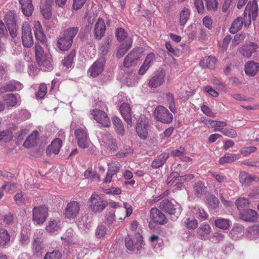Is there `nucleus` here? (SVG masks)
Listing matches in <instances>:
<instances>
[{"instance_id":"10","label":"nucleus","mask_w":259,"mask_h":259,"mask_svg":"<svg viewBox=\"0 0 259 259\" xmlns=\"http://www.w3.org/2000/svg\"><path fill=\"white\" fill-rule=\"evenodd\" d=\"M159 207L171 216V220L175 221L178 218L179 212L177 211L175 206L168 199H165L160 202Z\"/></svg>"},{"instance_id":"22","label":"nucleus","mask_w":259,"mask_h":259,"mask_svg":"<svg viewBox=\"0 0 259 259\" xmlns=\"http://www.w3.org/2000/svg\"><path fill=\"white\" fill-rule=\"evenodd\" d=\"M120 112L128 125L132 126L131 109L130 105L126 103H122L120 107Z\"/></svg>"},{"instance_id":"23","label":"nucleus","mask_w":259,"mask_h":259,"mask_svg":"<svg viewBox=\"0 0 259 259\" xmlns=\"http://www.w3.org/2000/svg\"><path fill=\"white\" fill-rule=\"evenodd\" d=\"M5 19L11 36L12 37H16V30L14 13L12 12H9L5 16Z\"/></svg>"},{"instance_id":"8","label":"nucleus","mask_w":259,"mask_h":259,"mask_svg":"<svg viewBox=\"0 0 259 259\" xmlns=\"http://www.w3.org/2000/svg\"><path fill=\"white\" fill-rule=\"evenodd\" d=\"M136 241L133 240L130 236H126L125 237L124 241L126 247L130 250L139 251L143 244V240L142 235L138 234Z\"/></svg>"},{"instance_id":"1","label":"nucleus","mask_w":259,"mask_h":259,"mask_svg":"<svg viewBox=\"0 0 259 259\" xmlns=\"http://www.w3.org/2000/svg\"><path fill=\"white\" fill-rule=\"evenodd\" d=\"M40 44L38 42L36 43L35 46V54L37 62L42 69L50 70L52 68L51 55L49 52H45L43 48L46 45L44 46Z\"/></svg>"},{"instance_id":"56","label":"nucleus","mask_w":259,"mask_h":259,"mask_svg":"<svg viewBox=\"0 0 259 259\" xmlns=\"http://www.w3.org/2000/svg\"><path fill=\"white\" fill-rule=\"evenodd\" d=\"M210 174L211 176L214 177L215 180L220 183L227 182V177L223 174H218L214 172H210Z\"/></svg>"},{"instance_id":"33","label":"nucleus","mask_w":259,"mask_h":259,"mask_svg":"<svg viewBox=\"0 0 259 259\" xmlns=\"http://www.w3.org/2000/svg\"><path fill=\"white\" fill-rule=\"evenodd\" d=\"M133 40L129 39L126 41V43H121L117 50L116 55L118 58H121L132 47Z\"/></svg>"},{"instance_id":"2","label":"nucleus","mask_w":259,"mask_h":259,"mask_svg":"<svg viewBox=\"0 0 259 259\" xmlns=\"http://www.w3.org/2000/svg\"><path fill=\"white\" fill-rule=\"evenodd\" d=\"M77 27H69L66 29L63 34L57 40V47L63 51L68 50L73 43V39L78 32Z\"/></svg>"},{"instance_id":"50","label":"nucleus","mask_w":259,"mask_h":259,"mask_svg":"<svg viewBox=\"0 0 259 259\" xmlns=\"http://www.w3.org/2000/svg\"><path fill=\"white\" fill-rule=\"evenodd\" d=\"M249 203L248 199L244 197L238 198L235 202L236 205L239 209L248 206Z\"/></svg>"},{"instance_id":"61","label":"nucleus","mask_w":259,"mask_h":259,"mask_svg":"<svg viewBox=\"0 0 259 259\" xmlns=\"http://www.w3.org/2000/svg\"><path fill=\"white\" fill-rule=\"evenodd\" d=\"M256 149V148L253 146L244 147L240 150V153L241 154L247 156L249 155L251 153L254 152Z\"/></svg>"},{"instance_id":"38","label":"nucleus","mask_w":259,"mask_h":259,"mask_svg":"<svg viewBox=\"0 0 259 259\" xmlns=\"http://www.w3.org/2000/svg\"><path fill=\"white\" fill-rule=\"evenodd\" d=\"M33 251L34 255L39 256L44 252L43 247L38 238H34L32 244Z\"/></svg>"},{"instance_id":"48","label":"nucleus","mask_w":259,"mask_h":259,"mask_svg":"<svg viewBox=\"0 0 259 259\" xmlns=\"http://www.w3.org/2000/svg\"><path fill=\"white\" fill-rule=\"evenodd\" d=\"M177 181H180V176L178 172L174 171L167 177L166 183L171 187L175 186V183Z\"/></svg>"},{"instance_id":"44","label":"nucleus","mask_w":259,"mask_h":259,"mask_svg":"<svg viewBox=\"0 0 259 259\" xmlns=\"http://www.w3.org/2000/svg\"><path fill=\"white\" fill-rule=\"evenodd\" d=\"M76 52L74 50H72L69 55L64 58L62 61V64L66 69H68L71 67L73 60L75 56Z\"/></svg>"},{"instance_id":"53","label":"nucleus","mask_w":259,"mask_h":259,"mask_svg":"<svg viewBox=\"0 0 259 259\" xmlns=\"http://www.w3.org/2000/svg\"><path fill=\"white\" fill-rule=\"evenodd\" d=\"M206 7L208 11L214 12L217 10L218 7V2L217 0H206Z\"/></svg>"},{"instance_id":"21","label":"nucleus","mask_w":259,"mask_h":259,"mask_svg":"<svg viewBox=\"0 0 259 259\" xmlns=\"http://www.w3.org/2000/svg\"><path fill=\"white\" fill-rule=\"evenodd\" d=\"M34 32L36 40L38 41L40 44L45 46L47 38L39 21H35L34 22Z\"/></svg>"},{"instance_id":"32","label":"nucleus","mask_w":259,"mask_h":259,"mask_svg":"<svg viewBox=\"0 0 259 259\" xmlns=\"http://www.w3.org/2000/svg\"><path fill=\"white\" fill-rule=\"evenodd\" d=\"M211 227L207 223L201 224L197 230V234L201 239H205V237L211 232Z\"/></svg>"},{"instance_id":"30","label":"nucleus","mask_w":259,"mask_h":259,"mask_svg":"<svg viewBox=\"0 0 259 259\" xmlns=\"http://www.w3.org/2000/svg\"><path fill=\"white\" fill-rule=\"evenodd\" d=\"M217 59L212 56H206L200 62V65L203 68L212 69L214 67Z\"/></svg>"},{"instance_id":"54","label":"nucleus","mask_w":259,"mask_h":259,"mask_svg":"<svg viewBox=\"0 0 259 259\" xmlns=\"http://www.w3.org/2000/svg\"><path fill=\"white\" fill-rule=\"evenodd\" d=\"M240 182L244 185H248L250 183V175L245 172H242L240 174Z\"/></svg>"},{"instance_id":"19","label":"nucleus","mask_w":259,"mask_h":259,"mask_svg":"<svg viewBox=\"0 0 259 259\" xmlns=\"http://www.w3.org/2000/svg\"><path fill=\"white\" fill-rule=\"evenodd\" d=\"M62 146V142L59 138L54 140L51 144L48 146L46 153L47 155L51 156L53 155H57L59 153Z\"/></svg>"},{"instance_id":"37","label":"nucleus","mask_w":259,"mask_h":259,"mask_svg":"<svg viewBox=\"0 0 259 259\" xmlns=\"http://www.w3.org/2000/svg\"><path fill=\"white\" fill-rule=\"evenodd\" d=\"M240 157L239 154H232L231 153H226L224 156L221 157L219 159V163L221 164L225 163L232 162Z\"/></svg>"},{"instance_id":"62","label":"nucleus","mask_w":259,"mask_h":259,"mask_svg":"<svg viewBox=\"0 0 259 259\" xmlns=\"http://www.w3.org/2000/svg\"><path fill=\"white\" fill-rule=\"evenodd\" d=\"M91 221L92 217L91 215L89 214H85L80 219L79 222L81 224L82 223V224L85 227H88V225L91 223Z\"/></svg>"},{"instance_id":"46","label":"nucleus","mask_w":259,"mask_h":259,"mask_svg":"<svg viewBox=\"0 0 259 259\" xmlns=\"http://www.w3.org/2000/svg\"><path fill=\"white\" fill-rule=\"evenodd\" d=\"M4 99L8 107H14L18 102L17 97L13 94L6 95L4 97Z\"/></svg>"},{"instance_id":"63","label":"nucleus","mask_w":259,"mask_h":259,"mask_svg":"<svg viewBox=\"0 0 259 259\" xmlns=\"http://www.w3.org/2000/svg\"><path fill=\"white\" fill-rule=\"evenodd\" d=\"M17 187V185L14 182H9L2 186V188L4 190H7L8 191L13 190Z\"/></svg>"},{"instance_id":"64","label":"nucleus","mask_w":259,"mask_h":259,"mask_svg":"<svg viewBox=\"0 0 259 259\" xmlns=\"http://www.w3.org/2000/svg\"><path fill=\"white\" fill-rule=\"evenodd\" d=\"M119 168L120 164L118 162H115L111 164L108 171L114 175L119 170Z\"/></svg>"},{"instance_id":"36","label":"nucleus","mask_w":259,"mask_h":259,"mask_svg":"<svg viewBox=\"0 0 259 259\" xmlns=\"http://www.w3.org/2000/svg\"><path fill=\"white\" fill-rule=\"evenodd\" d=\"M112 123L116 128L117 133L121 136L124 135V128L121 120L117 116L112 118Z\"/></svg>"},{"instance_id":"13","label":"nucleus","mask_w":259,"mask_h":259,"mask_svg":"<svg viewBox=\"0 0 259 259\" xmlns=\"http://www.w3.org/2000/svg\"><path fill=\"white\" fill-rule=\"evenodd\" d=\"M105 63L103 58H100L95 62L88 70L90 75L93 77H96L101 74L103 71Z\"/></svg>"},{"instance_id":"25","label":"nucleus","mask_w":259,"mask_h":259,"mask_svg":"<svg viewBox=\"0 0 259 259\" xmlns=\"http://www.w3.org/2000/svg\"><path fill=\"white\" fill-rule=\"evenodd\" d=\"M140 57L137 50L133 49L124 59L123 66L126 68L131 67L134 62Z\"/></svg>"},{"instance_id":"15","label":"nucleus","mask_w":259,"mask_h":259,"mask_svg":"<svg viewBox=\"0 0 259 259\" xmlns=\"http://www.w3.org/2000/svg\"><path fill=\"white\" fill-rule=\"evenodd\" d=\"M258 46L257 44L250 42L248 44L243 45L239 49V52L244 57L247 58L251 57L252 54L255 52Z\"/></svg>"},{"instance_id":"26","label":"nucleus","mask_w":259,"mask_h":259,"mask_svg":"<svg viewBox=\"0 0 259 259\" xmlns=\"http://www.w3.org/2000/svg\"><path fill=\"white\" fill-rule=\"evenodd\" d=\"M23 13L27 17L31 16L33 11L32 0H19Z\"/></svg>"},{"instance_id":"42","label":"nucleus","mask_w":259,"mask_h":259,"mask_svg":"<svg viewBox=\"0 0 259 259\" xmlns=\"http://www.w3.org/2000/svg\"><path fill=\"white\" fill-rule=\"evenodd\" d=\"M38 135L37 131H33L25 141L23 146L26 148H30L34 146L36 143V137Z\"/></svg>"},{"instance_id":"39","label":"nucleus","mask_w":259,"mask_h":259,"mask_svg":"<svg viewBox=\"0 0 259 259\" xmlns=\"http://www.w3.org/2000/svg\"><path fill=\"white\" fill-rule=\"evenodd\" d=\"M243 23V18L241 17L237 18L233 22L230 28V32L232 34L236 33L240 30L242 27Z\"/></svg>"},{"instance_id":"58","label":"nucleus","mask_w":259,"mask_h":259,"mask_svg":"<svg viewBox=\"0 0 259 259\" xmlns=\"http://www.w3.org/2000/svg\"><path fill=\"white\" fill-rule=\"evenodd\" d=\"M186 227L189 229L194 230L198 226L197 221L195 219H188L185 222Z\"/></svg>"},{"instance_id":"14","label":"nucleus","mask_w":259,"mask_h":259,"mask_svg":"<svg viewBox=\"0 0 259 259\" xmlns=\"http://www.w3.org/2000/svg\"><path fill=\"white\" fill-rule=\"evenodd\" d=\"M79 210V203L76 201H72L67 204L64 214L68 219H74L78 215Z\"/></svg>"},{"instance_id":"60","label":"nucleus","mask_w":259,"mask_h":259,"mask_svg":"<svg viewBox=\"0 0 259 259\" xmlns=\"http://www.w3.org/2000/svg\"><path fill=\"white\" fill-rule=\"evenodd\" d=\"M185 149L184 147L181 146L178 149H175L171 152V155L175 157H182L184 155Z\"/></svg>"},{"instance_id":"6","label":"nucleus","mask_w":259,"mask_h":259,"mask_svg":"<svg viewBox=\"0 0 259 259\" xmlns=\"http://www.w3.org/2000/svg\"><path fill=\"white\" fill-rule=\"evenodd\" d=\"M48 215V208L45 206L35 207L33 209L32 220L37 224H42Z\"/></svg>"},{"instance_id":"34","label":"nucleus","mask_w":259,"mask_h":259,"mask_svg":"<svg viewBox=\"0 0 259 259\" xmlns=\"http://www.w3.org/2000/svg\"><path fill=\"white\" fill-rule=\"evenodd\" d=\"M205 203L209 209H214L218 207L219 200L214 195H210L206 197Z\"/></svg>"},{"instance_id":"52","label":"nucleus","mask_w":259,"mask_h":259,"mask_svg":"<svg viewBox=\"0 0 259 259\" xmlns=\"http://www.w3.org/2000/svg\"><path fill=\"white\" fill-rule=\"evenodd\" d=\"M62 254L58 250H54L52 252H48L44 259H61Z\"/></svg>"},{"instance_id":"3","label":"nucleus","mask_w":259,"mask_h":259,"mask_svg":"<svg viewBox=\"0 0 259 259\" xmlns=\"http://www.w3.org/2000/svg\"><path fill=\"white\" fill-rule=\"evenodd\" d=\"M90 208L94 212H101L107 206L108 202L103 195L94 193L90 199Z\"/></svg>"},{"instance_id":"59","label":"nucleus","mask_w":259,"mask_h":259,"mask_svg":"<svg viewBox=\"0 0 259 259\" xmlns=\"http://www.w3.org/2000/svg\"><path fill=\"white\" fill-rule=\"evenodd\" d=\"M106 233V228L103 225L97 227L96 231V235L97 238H100L105 236Z\"/></svg>"},{"instance_id":"18","label":"nucleus","mask_w":259,"mask_h":259,"mask_svg":"<svg viewBox=\"0 0 259 259\" xmlns=\"http://www.w3.org/2000/svg\"><path fill=\"white\" fill-rule=\"evenodd\" d=\"M240 218L245 222H254L257 220L258 214L253 209H247L241 211L239 213Z\"/></svg>"},{"instance_id":"16","label":"nucleus","mask_w":259,"mask_h":259,"mask_svg":"<svg viewBox=\"0 0 259 259\" xmlns=\"http://www.w3.org/2000/svg\"><path fill=\"white\" fill-rule=\"evenodd\" d=\"M62 228V224L58 218H51L47 225L46 229L51 234H57Z\"/></svg>"},{"instance_id":"55","label":"nucleus","mask_w":259,"mask_h":259,"mask_svg":"<svg viewBox=\"0 0 259 259\" xmlns=\"http://www.w3.org/2000/svg\"><path fill=\"white\" fill-rule=\"evenodd\" d=\"M47 92V87L46 84L41 83L40 84L38 91L36 94L37 98L42 99Z\"/></svg>"},{"instance_id":"45","label":"nucleus","mask_w":259,"mask_h":259,"mask_svg":"<svg viewBox=\"0 0 259 259\" xmlns=\"http://www.w3.org/2000/svg\"><path fill=\"white\" fill-rule=\"evenodd\" d=\"M190 16V10L184 7L180 13V24L181 26L186 24Z\"/></svg>"},{"instance_id":"31","label":"nucleus","mask_w":259,"mask_h":259,"mask_svg":"<svg viewBox=\"0 0 259 259\" xmlns=\"http://www.w3.org/2000/svg\"><path fill=\"white\" fill-rule=\"evenodd\" d=\"M115 36L117 40L121 43H126V41L129 39L133 40L131 37L128 36L127 33L122 28H118L115 31Z\"/></svg>"},{"instance_id":"28","label":"nucleus","mask_w":259,"mask_h":259,"mask_svg":"<svg viewBox=\"0 0 259 259\" xmlns=\"http://www.w3.org/2000/svg\"><path fill=\"white\" fill-rule=\"evenodd\" d=\"M207 192V187L202 182L199 181L193 185V192L199 198L201 197Z\"/></svg>"},{"instance_id":"4","label":"nucleus","mask_w":259,"mask_h":259,"mask_svg":"<svg viewBox=\"0 0 259 259\" xmlns=\"http://www.w3.org/2000/svg\"><path fill=\"white\" fill-rule=\"evenodd\" d=\"M153 115L157 121L165 124L171 123L173 119L172 114L167 109L161 105L156 107L153 112Z\"/></svg>"},{"instance_id":"40","label":"nucleus","mask_w":259,"mask_h":259,"mask_svg":"<svg viewBox=\"0 0 259 259\" xmlns=\"http://www.w3.org/2000/svg\"><path fill=\"white\" fill-rule=\"evenodd\" d=\"M22 84L19 82H14L6 84L1 88V90L6 92L19 91L22 88Z\"/></svg>"},{"instance_id":"43","label":"nucleus","mask_w":259,"mask_h":259,"mask_svg":"<svg viewBox=\"0 0 259 259\" xmlns=\"http://www.w3.org/2000/svg\"><path fill=\"white\" fill-rule=\"evenodd\" d=\"M146 126L145 123L142 124V123H138L136 126V132L138 136L143 140L146 139L148 135Z\"/></svg>"},{"instance_id":"41","label":"nucleus","mask_w":259,"mask_h":259,"mask_svg":"<svg viewBox=\"0 0 259 259\" xmlns=\"http://www.w3.org/2000/svg\"><path fill=\"white\" fill-rule=\"evenodd\" d=\"M10 235L5 229H0V246H6L10 240Z\"/></svg>"},{"instance_id":"57","label":"nucleus","mask_w":259,"mask_h":259,"mask_svg":"<svg viewBox=\"0 0 259 259\" xmlns=\"http://www.w3.org/2000/svg\"><path fill=\"white\" fill-rule=\"evenodd\" d=\"M195 212L194 213L203 220H206L208 218V214L204 211V209L200 207L195 208Z\"/></svg>"},{"instance_id":"49","label":"nucleus","mask_w":259,"mask_h":259,"mask_svg":"<svg viewBox=\"0 0 259 259\" xmlns=\"http://www.w3.org/2000/svg\"><path fill=\"white\" fill-rule=\"evenodd\" d=\"M214 224L218 228L224 230L228 229L230 226L229 220L225 219H220L215 220Z\"/></svg>"},{"instance_id":"27","label":"nucleus","mask_w":259,"mask_h":259,"mask_svg":"<svg viewBox=\"0 0 259 259\" xmlns=\"http://www.w3.org/2000/svg\"><path fill=\"white\" fill-rule=\"evenodd\" d=\"M154 59L155 55L153 53H150L146 56L144 63L139 70V74L140 75H143L146 73Z\"/></svg>"},{"instance_id":"9","label":"nucleus","mask_w":259,"mask_h":259,"mask_svg":"<svg viewBox=\"0 0 259 259\" xmlns=\"http://www.w3.org/2000/svg\"><path fill=\"white\" fill-rule=\"evenodd\" d=\"M91 114L93 118L98 123L104 127H109L111 122L107 114L103 111L94 109L92 111Z\"/></svg>"},{"instance_id":"47","label":"nucleus","mask_w":259,"mask_h":259,"mask_svg":"<svg viewBox=\"0 0 259 259\" xmlns=\"http://www.w3.org/2000/svg\"><path fill=\"white\" fill-rule=\"evenodd\" d=\"M165 100L168 105L170 110L175 113L176 111L175 98L174 95L170 93H167L165 95Z\"/></svg>"},{"instance_id":"20","label":"nucleus","mask_w":259,"mask_h":259,"mask_svg":"<svg viewBox=\"0 0 259 259\" xmlns=\"http://www.w3.org/2000/svg\"><path fill=\"white\" fill-rule=\"evenodd\" d=\"M106 25L103 20L98 19L95 25L94 36L97 40L101 39L104 35L106 31Z\"/></svg>"},{"instance_id":"24","label":"nucleus","mask_w":259,"mask_h":259,"mask_svg":"<svg viewBox=\"0 0 259 259\" xmlns=\"http://www.w3.org/2000/svg\"><path fill=\"white\" fill-rule=\"evenodd\" d=\"M245 73L249 76H254L259 71V63L254 61L247 62L244 65Z\"/></svg>"},{"instance_id":"7","label":"nucleus","mask_w":259,"mask_h":259,"mask_svg":"<svg viewBox=\"0 0 259 259\" xmlns=\"http://www.w3.org/2000/svg\"><path fill=\"white\" fill-rule=\"evenodd\" d=\"M74 135L79 147L83 149L89 147L90 140L85 129L82 128L76 129L74 132Z\"/></svg>"},{"instance_id":"17","label":"nucleus","mask_w":259,"mask_h":259,"mask_svg":"<svg viewBox=\"0 0 259 259\" xmlns=\"http://www.w3.org/2000/svg\"><path fill=\"white\" fill-rule=\"evenodd\" d=\"M150 219L155 223L163 225L167 223L165 215L157 208H152L150 211Z\"/></svg>"},{"instance_id":"35","label":"nucleus","mask_w":259,"mask_h":259,"mask_svg":"<svg viewBox=\"0 0 259 259\" xmlns=\"http://www.w3.org/2000/svg\"><path fill=\"white\" fill-rule=\"evenodd\" d=\"M103 142L108 145L111 150H112L113 152L117 150V145L116 140L112 138L110 134L107 133L105 135Z\"/></svg>"},{"instance_id":"5","label":"nucleus","mask_w":259,"mask_h":259,"mask_svg":"<svg viewBox=\"0 0 259 259\" xmlns=\"http://www.w3.org/2000/svg\"><path fill=\"white\" fill-rule=\"evenodd\" d=\"M258 11V6L255 0L252 2H249L245 8L244 12V25L247 26L251 23V17L252 20H255Z\"/></svg>"},{"instance_id":"12","label":"nucleus","mask_w":259,"mask_h":259,"mask_svg":"<svg viewBox=\"0 0 259 259\" xmlns=\"http://www.w3.org/2000/svg\"><path fill=\"white\" fill-rule=\"evenodd\" d=\"M165 74L164 70L158 71L149 79L148 85L151 88L160 86L164 81Z\"/></svg>"},{"instance_id":"29","label":"nucleus","mask_w":259,"mask_h":259,"mask_svg":"<svg viewBox=\"0 0 259 259\" xmlns=\"http://www.w3.org/2000/svg\"><path fill=\"white\" fill-rule=\"evenodd\" d=\"M169 154L164 153L158 156L152 162L151 166L154 168L161 167L169 157Z\"/></svg>"},{"instance_id":"11","label":"nucleus","mask_w":259,"mask_h":259,"mask_svg":"<svg viewBox=\"0 0 259 259\" xmlns=\"http://www.w3.org/2000/svg\"><path fill=\"white\" fill-rule=\"evenodd\" d=\"M22 41L27 48L31 47L33 44L31 28L27 23L23 24L22 27Z\"/></svg>"},{"instance_id":"51","label":"nucleus","mask_w":259,"mask_h":259,"mask_svg":"<svg viewBox=\"0 0 259 259\" xmlns=\"http://www.w3.org/2000/svg\"><path fill=\"white\" fill-rule=\"evenodd\" d=\"M214 131L221 132L224 135L231 138H235L237 135L236 132L233 129L225 128L224 130H223L222 128H215L214 130Z\"/></svg>"}]
</instances>
